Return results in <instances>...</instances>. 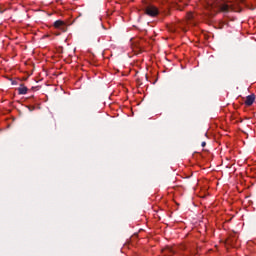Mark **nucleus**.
Masks as SVG:
<instances>
[{
	"instance_id": "1a4fd4ad",
	"label": "nucleus",
	"mask_w": 256,
	"mask_h": 256,
	"mask_svg": "<svg viewBox=\"0 0 256 256\" xmlns=\"http://www.w3.org/2000/svg\"><path fill=\"white\" fill-rule=\"evenodd\" d=\"M33 109H35V107H33L32 109H31V108H29V110H30V111H33Z\"/></svg>"
},
{
	"instance_id": "0eeeda50",
	"label": "nucleus",
	"mask_w": 256,
	"mask_h": 256,
	"mask_svg": "<svg viewBox=\"0 0 256 256\" xmlns=\"http://www.w3.org/2000/svg\"><path fill=\"white\" fill-rule=\"evenodd\" d=\"M167 251L168 253H172L173 255H175V251L172 248H168Z\"/></svg>"
},
{
	"instance_id": "20e7f679",
	"label": "nucleus",
	"mask_w": 256,
	"mask_h": 256,
	"mask_svg": "<svg viewBox=\"0 0 256 256\" xmlns=\"http://www.w3.org/2000/svg\"><path fill=\"white\" fill-rule=\"evenodd\" d=\"M253 103H255V94L248 95L245 100V105H247V107H251Z\"/></svg>"
},
{
	"instance_id": "39448f33",
	"label": "nucleus",
	"mask_w": 256,
	"mask_h": 256,
	"mask_svg": "<svg viewBox=\"0 0 256 256\" xmlns=\"http://www.w3.org/2000/svg\"><path fill=\"white\" fill-rule=\"evenodd\" d=\"M17 91L19 95H27V91H29V89L27 88V86L21 84Z\"/></svg>"
},
{
	"instance_id": "f03ea898",
	"label": "nucleus",
	"mask_w": 256,
	"mask_h": 256,
	"mask_svg": "<svg viewBox=\"0 0 256 256\" xmlns=\"http://www.w3.org/2000/svg\"><path fill=\"white\" fill-rule=\"evenodd\" d=\"M145 14L148 15V17H157V15H159V9L154 5H149L145 8Z\"/></svg>"
},
{
	"instance_id": "f257e3e1",
	"label": "nucleus",
	"mask_w": 256,
	"mask_h": 256,
	"mask_svg": "<svg viewBox=\"0 0 256 256\" xmlns=\"http://www.w3.org/2000/svg\"><path fill=\"white\" fill-rule=\"evenodd\" d=\"M207 10L210 11V15H217V13H223L224 15H227L228 13H231V11H241L237 5L229 4L223 1H218L214 4H208Z\"/></svg>"
},
{
	"instance_id": "423d86ee",
	"label": "nucleus",
	"mask_w": 256,
	"mask_h": 256,
	"mask_svg": "<svg viewBox=\"0 0 256 256\" xmlns=\"http://www.w3.org/2000/svg\"><path fill=\"white\" fill-rule=\"evenodd\" d=\"M227 241L230 245H235V243H237V238L234 235V236H231Z\"/></svg>"
},
{
	"instance_id": "7ed1b4c3",
	"label": "nucleus",
	"mask_w": 256,
	"mask_h": 256,
	"mask_svg": "<svg viewBox=\"0 0 256 256\" xmlns=\"http://www.w3.org/2000/svg\"><path fill=\"white\" fill-rule=\"evenodd\" d=\"M55 29H60V31H67V25L62 20H57L54 22Z\"/></svg>"
},
{
	"instance_id": "6e6552de",
	"label": "nucleus",
	"mask_w": 256,
	"mask_h": 256,
	"mask_svg": "<svg viewBox=\"0 0 256 256\" xmlns=\"http://www.w3.org/2000/svg\"><path fill=\"white\" fill-rule=\"evenodd\" d=\"M207 143L206 142H202L201 143V147H206Z\"/></svg>"
}]
</instances>
